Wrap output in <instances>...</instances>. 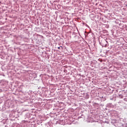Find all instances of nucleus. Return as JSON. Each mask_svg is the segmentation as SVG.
Listing matches in <instances>:
<instances>
[{"mask_svg": "<svg viewBox=\"0 0 127 127\" xmlns=\"http://www.w3.org/2000/svg\"><path fill=\"white\" fill-rule=\"evenodd\" d=\"M58 48V49H60V47H59Z\"/></svg>", "mask_w": 127, "mask_h": 127, "instance_id": "nucleus-2", "label": "nucleus"}, {"mask_svg": "<svg viewBox=\"0 0 127 127\" xmlns=\"http://www.w3.org/2000/svg\"><path fill=\"white\" fill-rule=\"evenodd\" d=\"M61 48L62 49H63V47L61 46Z\"/></svg>", "mask_w": 127, "mask_h": 127, "instance_id": "nucleus-1", "label": "nucleus"}]
</instances>
